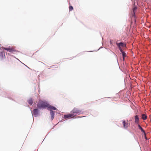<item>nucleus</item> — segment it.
Instances as JSON below:
<instances>
[{"instance_id":"12","label":"nucleus","mask_w":151,"mask_h":151,"mask_svg":"<svg viewBox=\"0 0 151 151\" xmlns=\"http://www.w3.org/2000/svg\"><path fill=\"white\" fill-rule=\"evenodd\" d=\"M137 7L136 6H134L133 8V13L134 14V15H133V17L134 16V15L136 11L137 10Z\"/></svg>"},{"instance_id":"6","label":"nucleus","mask_w":151,"mask_h":151,"mask_svg":"<svg viewBox=\"0 0 151 151\" xmlns=\"http://www.w3.org/2000/svg\"><path fill=\"white\" fill-rule=\"evenodd\" d=\"M47 107L48 109L50 110V111H52V110H55L56 109L55 107L52 106L51 105L49 104H47Z\"/></svg>"},{"instance_id":"11","label":"nucleus","mask_w":151,"mask_h":151,"mask_svg":"<svg viewBox=\"0 0 151 151\" xmlns=\"http://www.w3.org/2000/svg\"><path fill=\"white\" fill-rule=\"evenodd\" d=\"M138 127L139 129H140L142 132H143L144 134H145V131L143 129V128L141 127L139 124H138Z\"/></svg>"},{"instance_id":"17","label":"nucleus","mask_w":151,"mask_h":151,"mask_svg":"<svg viewBox=\"0 0 151 151\" xmlns=\"http://www.w3.org/2000/svg\"><path fill=\"white\" fill-rule=\"evenodd\" d=\"M10 48H4V49L6 50L9 51Z\"/></svg>"},{"instance_id":"4","label":"nucleus","mask_w":151,"mask_h":151,"mask_svg":"<svg viewBox=\"0 0 151 151\" xmlns=\"http://www.w3.org/2000/svg\"><path fill=\"white\" fill-rule=\"evenodd\" d=\"M75 116L73 114H66L64 115V118L65 119H69L73 118Z\"/></svg>"},{"instance_id":"3","label":"nucleus","mask_w":151,"mask_h":151,"mask_svg":"<svg viewBox=\"0 0 151 151\" xmlns=\"http://www.w3.org/2000/svg\"><path fill=\"white\" fill-rule=\"evenodd\" d=\"M123 127L125 129H127L128 127L130 125V124L128 123V121H125L123 120L122 121Z\"/></svg>"},{"instance_id":"16","label":"nucleus","mask_w":151,"mask_h":151,"mask_svg":"<svg viewBox=\"0 0 151 151\" xmlns=\"http://www.w3.org/2000/svg\"><path fill=\"white\" fill-rule=\"evenodd\" d=\"M73 9V7L71 6H69V10L70 11H72Z\"/></svg>"},{"instance_id":"15","label":"nucleus","mask_w":151,"mask_h":151,"mask_svg":"<svg viewBox=\"0 0 151 151\" xmlns=\"http://www.w3.org/2000/svg\"><path fill=\"white\" fill-rule=\"evenodd\" d=\"M122 55L123 57V60H124V57L126 56V53L124 52H123L122 53Z\"/></svg>"},{"instance_id":"13","label":"nucleus","mask_w":151,"mask_h":151,"mask_svg":"<svg viewBox=\"0 0 151 151\" xmlns=\"http://www.w3.org/2000/svg\"><path fill=\"white\" fill-rule=\"evenodd\" d=\"M28 102L29 104L31 105H32V104L33 102V100L32 99H29L28 100Z\"/></svg>"},{"instance_id":"8","label":"nucleus","mask_w":151,"mask_h":151,"mask_svg":"<svg viewBox=\"0 0 151 151\" xmlns=\"http://www.w3.org/2000/svg\"><path fill=\"white\" fill-rule=\"evenodd\" d=\"M39 110L37 109H35L33 112V114L34 115L37 116L38 114Z\"/></svg>"},{"instance_id":"20","label":"nucleus","mask_w":151,"mask_h":151,"mask_svg":"<svg viewBox=\"0 0 151 151\" xmlns=\"http://www.w3.org/2000/svg\"><path fill=\"white\" fill-rule=\"evenodd\" d=\"M110 44L112 43L111 41H110Z\"/></svg>"},{"instance_id":"14","label":"nucleus","mask_w":151,"mask_h":151,"mask_svg":"<svg viewBox=\"0 0 151 151\" xmlns=\"http://www.w3.org/2000/svg\"><path fill=\"white\" fill-rule=\"evenodd\" d=\"M15 51V50L13 48H10L9 50V52H13Z\"/></svg>"},{"instance_id":"2","label":"nucleus","mask_w":151,"mask_h":151,"mask_svg":"<svg viewBox=\"0 0 151 151\" xmlns=\"http://www.w3.org/2000/svg\"><path fill=\"white\" fill-rule=\"evenodd\" d=\"M71 112L73 114H80L82 113L81 110L76 108H74L72 111Z\"/></svg>"},{"instance_id":"9","label":"nucleus","mask_w":151,"mask_h":151,"mask_svg":"<svg viewBox=\"0 0 151 151\" xmlns=\"http://www.w3.org/2000/svg\"><path fill=\"white\" fill-rule=\"evenodd\" d=\"M50 114L51 116V119L52 120L53 119L54 116V112L52 111H51L50 112Z\"/></svg>"},{"instance_id":"21","label":"nucleus","mask_w":151,"mask_h":151,"mask_svg":"<svg viewBox=\"0 0 151 151\" xmlns=\"http://www.w3.org/2000/svg\"><path fill=\"white\" fill-rule=\"evenodd\" d=\"M82 117H81V116H78V118H81Z\"/></svg>"},{"instance_id":"10","label":"nucleus","mask_w":151,"mask_h":151,"mask_svg":"<svg viewBox=\"0 0 151 151\" xmlns=\"http://www.w3.org/2000/svg\"><path fill=\"white\" fill-rule=\"evenodd\" d=\"M142 118L143 120H145L147 119V115L145 114H142Z\"/></svg>"},{"instance_id":"18","label":"nucleus","mask_w":151,"mask_h":151,"mask_svg":"<svg viewBox=\"0 0 151 151\" xmlns=\"http://www.w3.org/2000/svg\"><path fill=\"white\" fill-rule=\"evenodd\" d=\"M119 50H120V51L122 52H122H124L123 51V50H122V49L121 48H119Z\"/></svg>"},{"instance_id":"1","label":"nucleus","mask_w":151,"mask_h":151,"mask_svg":"<svg viewBox=\"0 0 151 151\" xmlns=\"http://www.w3.org/2000/svg\"><path fill=\"white\" fill-rule=\"evenodd\" d=\"M47 103L46 101L40 100L38 102L37 106L39 109L45 108L47 106Z\"/></svg>"},{"instance_id":"5","label":"nucleus","mask_w":151,"mask_h":151,"mask_svg":"<svg viewBox=\"0 0 151 151\" xmlns=\"http://www.w3.org/2000/svg\"><path fill=\"white\" fill-rule=\"evenodd\" d=\"M134 122L137 124H139V119L138 116L136 115L134 116Z\"/></svg>"},{"instance_id":"7","label":"nucleus","mask_w":151,"mask_h":151,"mask_svg":"<svg viewBox=\"0 0 151 151\" xmlns=\"http://www.w3.org/2000/svg\"><path fill=\"white\" fill-rule=\"evenodd\" d=\"M116 44L119 48L123 47L125 46V45L122 42L116 43Z\"/></svg>"},{"instance_id":"19","label":"nucleus","mask_w":151,"mask_h":151,"mask_svg":"<svg viewBox=\"0 0 151 151\" xmlns=\"http://www.w3.org/2000/svg\"><path fill=\"white\" fill-rule=\"evenodd\" d=\"M0 56L2 55V56H3V52H0Z\"/></svg>"}]
</instances>
